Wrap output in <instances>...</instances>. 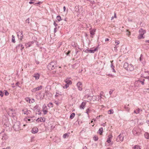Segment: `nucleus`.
Segmentation results:
<instances>
[{"label":"nucleus","instance_id":"f704fd0d","mask_svg":"<svg viewBox=\"0 0 149 149\" xmlns=\"http://www.w3.org/2000/svg\"><path fill=\"white\" fill-rule=\"evenodd\" d=\"M48 106L49 107H53V104L52 103H49L48 105Z\"/></svg>","mask_w":149,"mask_h":149},{"label":"nucleus","instance_id":"49530a36","mask_svg":"<svg viewBox=\"0 0 149 149\" xmlns=\"http://www.w3.org/2000/svg\"><path fill=\"white\" fill-rule=\"evenodd\" d=\"M63 11L64 12H65L66 10V7L65 6H64L63 7Z\"/></svg>","mask_w":149,"mask_h":149},{"label":"nucleus","instance_id":"f03ea898","mask_svg":"<svg viewBox=\"0 0 149 149\" xmlns=\"http://www.w3.org/2000/svg\"><path fill=\"white\" fill-rule=\"evenodd\" d=\"M146 31L142 28L140 29L139 30V34L138 36V38L139 39H144L145 38L144 34L146 33Z\"/></svg>","mask_w":149,"mask_h":149},{"label":"nucleus","instance_id":"a878e982","mask_svg":"<svg viewBox=\"0 0 149 149\" xmlns=\"http://www.w3.org/2000/svg\"><path fill=\"white\" fill-rule=\"evenodd\" d=\"M134 149H141L140 147L138 145H135L133 147Z\"/></svg>","mask_w":149,"mask_h":149},{"label":"nucleus","instance_id":"0eeeda50","mask_svg":"<svg viewBox=\"0 0 149 149\" xmlns=\"http://www.w3.org/2000/svg\"><path fill=\"white\" fill-rule=\"evenodd\" d=\"M124 139V138L123 134H120L116 139L117 142L122 141Z\"/></svg>","mask_w":149,"mask_h":149},{"label":"nucleus","instance_id":"aec40b11","mask_svg":"<svg viewBox=\"0 0 149 149\" xmlns=\"http://www.w3.org/2000/svg\"><path fill=\"white\" fill-rule=\"evenodd\" d=\"M86 103L84 102H82L80 106V108L81 109H84L85 106L86 105Z\"/></svg>","mask_w":149,"mask_h":149},{"label":"nucleus","instance_id":"338daca9","mask_svg":"<svg viewBox=\"0 0 149 149\" xmlns=\"http://www.w3.org/2000/svg\"><path fill=\"white\" fill-rule=\"evenodd\" d=\"M146 90H149V88H147L146 89Z\"/></svg>","mask_w":149,"mask_h":149},{"label":"nucleus","instance_id":"c85d7f7f","mask_svg":"<svg viewBox=\"0 0 149 149\" xmlns=\"http://www.w3.org/2000/svg\"><path fill=\"white\" fill-rule=\"evenodd\" d=\"M56 18L59 22L62 20L60 16H57L56 17Z\"/></svg>","mask_w":149,"mask_h":149},{"label":"nucleus","instance_id":"9d476101","mask_svg":"<svg viewBox=\"0 0 149 149\" xmlns=\"http://www.w3.org/2000/svg\"><path fill=\"white\" fill-rule=\"evenodd\" d=\"M22 113L24 114H26L27 115H28L30 114L31 113L30 110H29L27 109L24 108L22 110Z\"/></svg>","mask_w":149,"mask_h":149},{"label":"nucleus","instance_id":"1a4fd4ad","mask_svg":"<svg viewBox=\"0 0 149 149\" xmlns=\"http://www.w3.org/2000/svg\"><path fill=\"white\" fill-rule=\"evenodd\" d=\"M38 128L36 127H35L32 128L31 130V132L33 134H36L38 132Z\"/></svg>","mask_w":149,"mask_h":149},{"label":"nucleus","instance_id":"5fc2aeb1","mask_svg":"<svg viewBox=\"0 0 149 149\" xmlns=\"http://www.w3.org/2000/svg\"><path fill=\"white\" fill-rule=\"evenodd\" d=\"M145 42H148V43H149V40H145Z\"/></svg>","mask_w":149,"mask_h":149},{"label":"nucleus","instance_id":"473e14b6","mask_svg":"<svg viewBox=\"0 0 149 149\" xmlns=\"http://www.w3.org/2000/svg\"><path fill=\"white\" fill-rule=\"evenodd\" d=\"M98 138L97 136H95L93 137V140L95 141H97L98 140Z\"/></svg>","mask_w":149,"mask_h":149},{"label":"nucleus","instance_id":"39448f33","mask_svg":"<svg viewBox=\"0 0 149 149\" xmlns=\"http://www.w3.org/2000/svg\"><path fill=\"white\" fill-rule=\"evenodd\" d=\"M138 128H134L132 130V133L134 135L139 136L140 134V132L138 131Z\"/></svg>","mask_w":149,"mask_h":149},{"label":"nucleus","instance_id":"72a5a7b5","mask_svg":"<svg viewBox=\"0 0 149 149\" xmlns=\"http://www.w3.org/2000/svg\"><path fill=\"white\" fill-rule=\"evenodd\" d=\"M97 49L96 48H95L94 50H90L89 51L91 53H94Z\"/></svg>","mask_w":149,"mask_h":149},{"label":"nucleus","instance_id":"6e6d98bb","mask_svg":"<svg viewBox=\"0 0 149 149\" xmlns=\"http://www.w3.org/2000/svg\"><path fill=\"white\" fill-rule=\"evenodd\" d=\"M116 13H114V17L115 18H116Z\"/></svg>","mask_w":149,"mask_h":149},{"label":"nucleus","instance_id":"774afa93","mask_svg":"<svg viewBox=\"0 0 149 149\" xmlns=\"http://www.w3.org/2000/svg\"><path fill=\"white\" fill-rule=\"evenodd\" d=\"M148 74L149 75V71L148 72Z\"/></svg>","mask_w":149,"mask_h":149},{"label":"nucleus","instance_id":"a211bd4d","mask_svg":"<svg viewBox=\"0 0 149 149\" xmlns=\"http://www.w3.org/2000/svg\"><path fill=\"white\" fill-rule=\"evenodd\" d=\"M40 77V74L38 73L34 74L33 77H35L36 80L38 79Z\"/></svg>","mask_w":149,"mask_h":149},{"label":"nucleus","instance_id":"0e129e2a","mask_svg":"<svg viewBox=\"0 0 149 149\" xmlns=\"http://www.w3.org/2000/svg\"><path fill=\"white\" fill-rule=\"evenodd\" d=\"M93 120H92L91 121V123H92L93 122Z\"/></svg>","mask_w":149,"mask_h":149},{"label":"nucleus","instance_id":"412c9836","mask_svg":"<svg viewBox=\"0 0 149 149\" xmlns=\"http://www.w3.org/2000/svg\"><path fill=\"white\" fill-rule=\"evenodd\" d=\"M65 81L66 84H67L69 85H71L72 84V82L70 79H66L65 80Z\"/></svg>","mask_w":149,"mask_h":149},{"label":"nucleus","instance_id":"423d86ee","mask_svg":"<svg viewBox=\"0 0 149 149\" xmlns=\"http://www.w3.org/2000/svg\"><path fill=\"white\" fill-rule=\"evenodd\" d=\"M77 86V87L78 89L80 91H81L83 89V85L82 83L80 81L78 82L76 84Z\"/></svg>","mask_w":149,"mask_h":149},{"label":"nucleus","instance_id":"864d4df0","mask_svg":"<svg viewBox=\"0 0 149 149\" xmlns=\"http://www.w3.org/2000/svg\"><path fill=\"white\" fill-rule=\"evenodd\" d=\"M83 149H87V148L85 146L83 147Z\"/></svg>","mask_w":149,"mask_h":149},{"label":"nucleus","instance_id":"58836bf2","mask_svg":"<svg viewBox=\"0 0 149 149\" xmlns=\"http://www.w3.org/2000/svg\"><path fill=\"white\" fill-rule=\"evenodd\" d=\"M86 113L88 114L89 113L90 111V110L88 108L86 109Z\"/></svg>","mask_w":149,"mask_h":149},{"label":"nucleus","instance_id":"393cba45","mask_svg":"<svg viewBox=\"0 0 149 149\" xmlns=\"http://www.w3.org/2000/svg\"><path fill=\"white\" fill-rule=\"evenodd\" d=\"M61 96H62L61 94L58 93H56V94L55 95V97L56 98H58L59 97Z\"/></svg>","mask_w":149,"mask_h":149},{"label":"nucleus","instance_id":"a18cd8bd","mask_svg":"<svg viewBox=\"0 0 149 149\" xmlns=\"http://www.w3.org/2000/svg\"><path fill=\"white\" fill-rule=\"evenodd\" d=\"M111 68L112 69L113 68H114V66L113 65V64H111Z\"/></svg>","mask_w":149,"mask_h":149},{"label":"nucleus","instance_id":"cd10ccee","mask_svg":"<svg viewBox=\"0 0 149 149\" xmlns=\"http://www.w3.org/2000/svg\"><path fill=\"white\" fill-rule=\"evenodd\" d=\"M12 41L13 43H15V37L13 35L12 36Z\"/></svg>","mask_w":149,"mask_h":149},{"label":"nucleus","instance_id":"c9c22d12","mask_svg":"<svg viewBox=\"0 0 149 149\" xmlns=\"http://www.w3.org/2000/svg\"><path fill=\"white\" fill-rule=\"evenodd\" d=\"M69 135L67 134H64L63 136V137L64 138H66L67 137H68Z\"/></svg>","mask_w":149,"mask_h":149},{"label":"nucleus","instance_id":"2eb2a0df","mask_svg":"<svg viewBox=\"0 0 149 149\" xmlns=\"http://www.w3.org/2000/svg\"><path fill=\"white\" fill-rule=\"evenodd\" d=\"M25 100L26 101V102H28L29 103H33L35 101L33 99H31L29 97H26L25 99Z\"/></svg>","mask_w":149,"mask_h":149},{"label":"nucleus","instance_id":"7ed1b4c3","mask_svg":"<svg viewBox=\"0 0 149 149\" xmlns=\"http://www.w3.org/2000/svg\"><path fill=\"white\" fill-rule=\"evenodd\" d=\"M55 63L52 62L48 65V68L50 70L54 69L56 67Z\"/></svg>","mask_w":149,"mask_h":149},{"label":"nucleus","instance_id":"3c124183","mask_svg":"<svg viewBox=\"0 0 149 149\" xmlns=\"http://www.w3.org/2000/svg\"><path fill=\"white\" fill-rule=\"evenodd\" d=\"M29 3L30 4H32L33 3H34V2H32V1H30L29 2Z\"/></svg>","mask_w":149,"mask_h":149},{"label":"nucleus","instance_id":"e433bc0d","mask_svg":"<svg viewBox=\"0 0 149 149\" xmlns=\"http://www.w3.org/2000/svg\"><path fill=\"white\" fill-rule=\"evenodd\" d=\"M31 119H28L27 118H25V120L28 123L31 120Z\"/></svg>","mask_w":149,"mask_h":149},{"label":"nucleus","instance_id":"de8ad7c7","mask_svg":"<svg viewBox=\"0 0 149 149\" xmlns=\"http://www.w3.org/2000/svg\"><path fill=\"white\" fill-rule=\"evenodd\" d=\"M144 77L146 78V79H149V76H147V77Z\"/></svg>","mask_w":149,"mask_h":149},{"label":"nucleus","instance_id":"20e7f679","mask_svg":"<svg viewBox=\"0 0 149 149\" xmlns=\"http://www.w3.org/2000/svg\"><path fill=\"white\" fill-rule=\"evenodd\" d=\"M8 115L11 117H13L15 116V111L12 109H9L8 111Z\"/></svg>","mask_w":149,"mask_h":149},{"label":"nucleus","instance_id":"2f4dec72","mask_svg":"<svg viewBox=\"0 0 149 149\" xmlns=\"http://www.w3.org/2000/svg\"><path fill=\"white\" fill-rule=\"evenodd\" d=\"M113 113V111L112 109H111L108 111V113L109 114H111Z\"/></svg>","mask_w":149,"mask_h":149},{"label":"nucleus","instance_id":"ddd939ff","mask_svg":"<svg viewBox=\"0 0 149 149\" xmlns=\"http://www.w3.org/2000/svg\"><path fill=\"white\" fill-rule=\"evenodd\" d=\"M47 87H46L45 88V94L46 96H50L51 94V92H50V88H49V89L47 88Z\"/></svg>","mask_w":149,"mask_h":149},{"label":"nucleus","instance_id":"603ef678","mask_svg":"<svg viewBox=\"0 0 149 149\" xmlns=\"http://www.w3.org/2000/svg\"><path fill=\"white\" fill-rule=\"evenodd\" d=\"M70 53V51H68V52H67V55L69 54Z\"/></svg>","mask_w":149,"mask_h":149},{"label":"nucleus","instance_id":"f3484780","mask_svg":"<svg viewBox=\"0 0 149 149\" xmlns=\"http://www.w3.org/2000/svg\"><path fill=\"white\" fill-rule=\"evenodd\" d=\"M115 43L116 44V45H115V46L114 47V50L116 51H117V48L118 47H117V45H119L120 44V42L119 40H116L115 41Z\"/></svg>","mask_w":149,"mask_h":149},{"label":"nucleus","instance_id":"f257e3e1","mask_svg":"<svg viewBox=\"0 0 149 149\" xmlns=\"http://www.w3.org/2000/svg\"><path fill=\"white\" fill-rule=\"evenodd\" d=\"M123 67L128 71H132L134 70V66L133 65L131 64H129L126 62L124 63Z\"/></svg>","mask_w":149,"mask_h":149},{"label":"nucleus","instance_id":"c03bdc74","mask_svg":"<svg viewBox=\"0 0 149 149\" xmlns=\"http://www.w3.org/2000/svg\"><path fill=\"white\" fill-rule=\"evenodd\" d=\"M42 3V2H39L38 3H35V4H34V5H36V4H41Z\"/></svg>","mask_w":149,"mask_h":149},{"label":"nucleus","instance_id":"09e8293b","mask_svg":"<svg viewBox=\"0 0 149 149\" xmlns=\"http://www.w3.org/2000/svg\"><path fill=\"white\" fill-rule=\"evenodd\" d=\"M109 39L108 38H106L105 39V41L106 42L109 41Z\"/></svg>","mask_w":149,"mask_h":149},{"label":"nucleus","instance_id":"6e6552de","mask_svg":"<svg viewBox=\"0 0 149 149\" xmlns=\"http://www.w3.org/2000/svg\"><path fill=\"white\" fill-rule=\"evenodd\" d=\"M17 36L18 38L22 41L23 38V35L22 31H19L17 32Z\"/></svg>","mask_w":149,"mask_h":149},{"label":"nucleus","instance_id":"c756f323","mask_svg":"<svg viewBox=\"0 0 149 149\" xmlns=\"http://www.w3.org/2000/svg\"><path fill=\"white\" fill-rule=\"evenodd\" d=\"M75 114L74 113H72L70 116V118L71 119H73L75 116Z\"/></svg>","mask_w":149,"mask_h":149},{"label":"nucleus","instance_id":"4468645a","mask_svg":"<svg viewBox=\"0 0 149 149\" xmlns=\"http://www.w3.org/2000/svg\"><path fill=\"white\" fill-rule=\"evenodd\" d=\"M113 138V136L111 134H109L108 136L107 142L108 143L111 142V139Z\"/></svg>","mask_w":149,"mask_h":149},{"label":"nucleus","instance_id":"7c9ffc66","mask_svg":"<svg viewBox=\"0 0 149 149\" xmlns=\"http://www.w3.org/2000/svg\"><path fill=\"white\" fill-rule=\"evenodd\" d=\"M126 35L128 36H129L131 34L130 32L128 31V30L127 29L126 30Z\"/></svg>","mask_w":149,"mask_h":149},{"label":"nucleus","instance_id":"4d7b16f0","mask_svg":"<svg viewBox=\"0 0 149 149\" xmlns=\"http://www.w3.org/2000/svg\"><path fill=\"white\" fill-rule=\"evenodd\" d=\"M100 116H100H100H97L96 117V118H100Z\"/></svg>","mask_w":149,"mask_h":149},{"label":"nucleus","instance_id":"4be33fe9","mask_svg":"<svg viewBox=\"0 0 149 149\" xmlns=\"http://www.w3.org/2000/svg\"><path fill=\"white\" fill-rule=\"evenodd\" d=\"M144 136L147 139H149V133L148 132H145L144 134Z\"/></svg>","mask_w":149,"mask_h":149},{"label":"nucleus","instance_id":"4c0bfd02","mask_svg":"<svg viewBox=\"0 0 149 149\" xmlns=\"http://www.w3.org/2000/svg\"><path fill=\"white\" fill-rule=\"evenodd\" d=\"M19 46H20L21 47V50L22 51L24 48V46L22 44H20Z\"/></svg>","mask_w":149,"mask_h":149},{"label":"nucleus","instance_id":"8fccbe9b","mask_svg":"<svg viewBox=\"0 0 149 149\" xmlns=\"http://www.w3.org/2000/svg\"><path fill=\"white\" fill-rule=\"evenodd\" d=\"M113 69V72L114 73L116 72V71L114 69V68H112Z\"/></svg>","mask_w":149,"mask_h":149},{"label":"nucleus","instance_id":"e2e57ef3","mask_svg":"<svg viewBox=\"0 0 149 149\" xmlns=\"http://www.w3.org/2000/svg\"><path fill=\"white\" fill-rule=\"evenodd\" d=\"M93 120H94V121H95L96 120L95 119H93Z\"/></svg>","mask_w":149,"mask_h":149},{"label":"nucleus","instance_id":"9b49d317","mask_svg":"<svg viewBox=\"0 0 149 149\" xmlns=\"http://www.w3.org/2000/svg\"><path fill=\"white\" fill-rule=\"evenodd\" d=\"M42 86H40L36 88L33 89L32 90V91L33 92H36L37 91L40 90L42 89Z\"/></svg>","mask_w":149,"mask_h":149},{"label":"nucleus","instance_id":"bf43d9fd","mask_svg":"<svg viewBox=\"0 0 149 149\" xmlns=\"http://www.w3.org/2000/svg\"><path fill=\"white\" fill-rule=\"evenodd\" d=\"M109 76L110 77H113V75H112V74L110 75Z\"/></svg>","mask_w":149,"mask_h":149},{"label":"nucleus","instance_id":"13d9d810","mask_svg":"<svg viewBox=\"0 0 149 149\" xmlns=\"http://www.w3.org/2000/svg\"><path fill=\"white\" fill-rule=\"evenodd\" d=\"M6 149H10V147H7Z\"/></svg>","mask_w":149,"mask_h":149},{"label":"nucleus","instance_id":"6ab92c4d","mask_svg":"<svg viewBox=\"0 0 149 149\" xmlns=\"http://www.w3.org/2000/svg\"><path fill=\"white\" fill-rule=\"evenodd\" d=\"M36 121L38 122H44L45 121V119L44 118H42L41 117L38 118Z\"/></svg>","mask_w":149,"mask_h":149},{"label":"nucleus","instance_id":"b1692460","mask_svg":"<svg viewBox=\"0 0 149 149\" xmlns=\"http://www.w3.org/2000/svg\"><path fill=\"white\" fill-rule=\"evenodd\" d=\"M139 82H140L142 85H143L144 84V82L143 81H135V85L136 86V84L138 83Z\"/></svg>","mask_w":149,"mask_h":149},{"label":"nucleus","instance_id":"79ce46f5","mask_svg":"<svg viewBox=\"0 0 149 149\" xmlns=\"http://www.w3.org/2000/svg\"><path fill=\"white\" fill-rule=\"evenodd\" d=\"M6 95H8L9 94L6 91H4Z\"/></svg>","mask_w":149,"mask_h":149},{"label":"nucleus","instance_id":"ea45409f","mask_svg":"<svg viewBox=\"0 0 149 149\" xmlns=\"http://www.w3.org/2000/svg\"><path fill=\"white\" fill-rule=\"evenodd\" d=\"M69 85L66 84L63 87V88H67L69 87Z\"/></svg>","mask_w":149,"mask_h":149},{"label":"nucleus","instance_id":"dca6fc26","mask_svg":"<svg viewBox=\"0 0 149 149\" xmlns=\"http://www.w3.org/2000/svg\"><path fill=\"white\" fill-rule=\"evenodd\" d=\"M96 30L95 29H93L90 31L91 36L92 38L93 37V36L95 34V32L96 31Z\"/></svg>","mask_w":149,"mask_h":149},{"label":"nucleus","instance_id":"5701e85b","mask_svg":"<svg viewBox=\"0 0 149 149\" xmlns=\"http://www.w3.org/2000/svg\"><path fill=\"white\" fill-rule=\"evenodd\" d=\"M103 128L102 127L100 128L98 130V133L100 135H102L103 132Z\"/></svg>","mask_w":149,"mask_h":149},{"label":"nucleus","instance_id":"69168bd1","mask_svg":"<svg viewBox=\"0 0 149 149\" xmlns=\"http://www.w3.org/2000/svg\"><path fill=\"white\" fill-rule=\"evenodd\" d=\"M56 104H57V105H58V103H56Z\"/></svg>","mask_w":149,"mask_h":149},{"label":"nucleus","instance_id":"680f3d73","mask_svg":"<svg viewBox=\"0 0 149 149\" xmlns=\"http://www.w3.org/2000/svg\"><path fill=\"white\" fill-rule=\"evenodd\" d=\"M113 61H111L110 62H111V64H112V62H113Z\"/></svg>","mask_w":149,"mask_h":149},{"label":"nucleus","instance_id":"a19ab883","mask_svg":"<svg viewBox=\"0 0 149 149\" xmlns=\"http://www.w3.org/2000/svg\"><path fill=\"white\" fill-rule=\"evenodd\" d=\"M25 46H26L27 47H29L30 46V43H27L25 44Z\"/></svg>","mask_w":149,"mask_h":149},{"label":"nucleus","instance_id":"052dcab7","mask_svg":"<svg viewBox=\"0 0 149 149\" xmlns=\"http://www.w3.org/2000/svg\"><path fill=\"white\" fill-rule=\"evenodd\" d=\"M113 19V17H111V20H112Z\"/></svg>","mask_w":149,"mask_h":149},{"label":"nucleus","instance_id":"f8f14e48","mask_svg":"<svg viewBox=\"0 0 149 149\" xmlns=\"http://www.w3.org/2000/svg\"><path fill=\"white\" fill-rule=\"evenodd\" d=\"M42 111L44 114H46L48 112L47 108L46 105L45 104L42 107Z\"/></svg>","mask_w":149,"mask_h":149},{"label":"nucleus","instance_id":"bb28decb","mask_svg":"<svg viewBox=\"0 0 149 149\" xmlns=\"http://www.w3.org/2000/svg\"><path fill=\"white\" fill-rule=\"evenodd\" d=\"M140 112V109H137L135 110L134 111V113L136 114H138Z\"/></svg>","mask_w":149,"mask_h":149},{"label":"nucleus","instance_id":"37998d69","mask_svg":"<svg viewBox=\"0 0 149 149\" xmlns=\"http://www.w3.org/2000/svg\"><path fill=\"white\" fill-rule=\"evenodd\" d=\"M0 95L1 97H2L3 96V92L1 91H0Z\"/></svg>","mask_w":149,"mask_h":149}]
</instances>
